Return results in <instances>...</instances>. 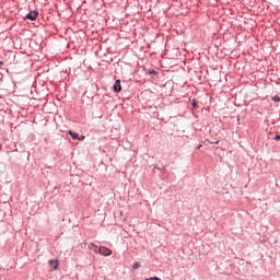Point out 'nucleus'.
<instances>
[{"label": "nucleus", "mask_w": 280, "mask_h": 280, "mask_svg": "<svg viewBox=\"0 0 280 280\" xmlns=\"http://www.w3.org/2000/svg\"><path fill=\"white\" fill-rule=\"evenodd\" d=\"M98 253H100V255H103L104 257H109V255H113V250H110L109 248H107L105 246L98 247Z\"/></svg>", "instance_id": "f257e3e1"}, {"label": "nucleus", "mask_w": 280, "mask_h": 280, "mask_svg": "<svg viewBox=\"0 0 280 280\" xmlns=\"http://www.w3.org/2000/svg\"><path fill=\"white\" fill-rule=\"evenodd\" d=\"M25 19L28 21H36V19H38V11H31L26 14Z\"/></svg>", "instance_id": "f03ea898"}, {"label": "nucleus", "mask_w": 280, "mask_h": 280, "mask_svg": "<svg viewBox=\"0 0 280 280\" xmlns=\"http://www.w3.org/2000/svg\"><path fill=\"white\" fill-rule=\"evenodd\" d=\"M114 91L115 93H119L121 92V81L120 80H116L114 83Z\"/></svg>", "instance_id": "7ed1b4c3"}, {"label": "nucleus", "mask_w": 280, "mask_h": 280, "mask_svg": "<svg viewBox=\"0 0 280 280\" xmlns=\"http://www.w3.org/2000/svg\"><path fill=\"white\" fill-rule=\"evenodd\" d=\"M48 264L50 266V270H58V266H59L58 260H49Z\"/></svg>", "instance_id": "20e7f679"}, {"label": "nucleus", "mask_w": 280, "mask_h": 280, "mask_svg": "<svg viewBox=\"0 0 280 280\" xmlns=\"http://www.w3.org/2000/svg\"><path fill=\"white\" fill-rule=\"evenodd\" d=\"M89 247L92 249V250H94V253H100V248L97 247V245H95V244H90L89 245Z\"/></svg>", "instance_id": "39448f33"}, {"label": "nucleus", "mask_w": 280, "mask_h": 280, "mask_svg": "<svg viewBox=\"0 0 280 280\" xmlns=\"http://www.w3.org/2000/svg\"><path fill=\"white\" fill-rule=\"evenodd\" d=\"M69 135H70V137H71L72 139H74V140L79 138L78 133H75V132H73V131H69Z\"/></svg>", "instance_id": "423d86ee"}, {"label": "nucleus", "mask_w": 280, "mask_h": 280, "mask_svg": "<svg viewBox=\"0 0 280 280\" xmlns=\"http://www.w3.org/2000/svg\"><path fill=\"white\" fill-rule=\"evenodd\" d=\"M138 268H141V262H135V264L132 265V269H133V270H137Z\"/></svg>", "instance_id": "0eeeda50"}, {"label": "nucleus", "mask_w": 280, "mask_h": 280, "mask_svg": "<svg viewBox=\"0 0 280 280\" xmlns=\"http://www.w3.org/2000/svg\"><path fill=\"white\" fill-rule=\"evenodd\" d=\"M147 280H161L159 277L149 278Z\"/></svg>", "instance_id": "6e6552de"}, {"label": "nucleus", "mask_w": 280, "mask_h": 280, "mask_svg": "<svg viewBox=\"0 0 280 280\" xmlns=\"http://www.w3.org/2000/svg\"><path fill=\"white\" fill-rule=\"evenodd\" d=\"M78 141H84V136L79 137Z\"/></svg>", "instance_id": "1a4fd4ad"}, {"label": "nucleus", "mask_w": 280, "mask_h": 280, "mask_svg": "<svg viewBox=\"0 0 280 280\" xmlns=\"http://www.w3.org/2000/svg\"><path fill=\"white\" fill-rule=\"evenodd\" d=\"M275 141H280V136H279V135H277V136L275 137Z\"/></svg>", "instance_id": "9d476101"}, {"label": "nucleus", "mask_w": 280, "mask_h": 280, "mask_svg": "<svg viewBox=\"0 0 280 280\" xmlns=\"http://www.w3.org/2000/svg\"><path fill=\"white\" fill-rule=\"evenodd\" d=\"M276 102H279V97L276 98Z\"/></svg>", "instance_id": "9b49d317"}]
</instances>
